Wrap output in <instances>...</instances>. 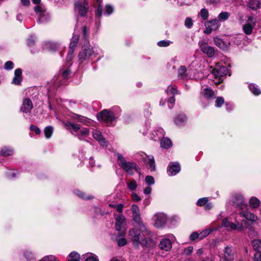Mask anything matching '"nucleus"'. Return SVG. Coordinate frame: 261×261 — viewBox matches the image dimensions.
I'll return each mask as SVG.
<instances>
[{"label":"nucleus","mask_w":261,"mask_h":261,"mask_svg":"<svg viewBox=\"0 0 261 261\" xmlns=\"http://www.w3.org/2000/svg\"><path fill=\"white\" fill-rule=\"evenodd\" d=\"M205 26L206 29L204 31V33L210 34L213 31L217 30L219 28V24L218 20L214 19L206 22Z\"/></svg>","instance_id":"nucleus-12"},{"label":"nucleus","mask_w":261,"mask_h":261,"mask_svg":"<svg viewBox=\"0 0 261 261\" xmlns=\"http://www.w3.org/2000/svg\"><path fill=\"white\" fill-rule=\"evenodd\" d=\"M118 161L119 166L126 172L130 173L133 170L138 171L140 169L137 164L133 162H126L124 158L120 153L116 154Z\"/></svg>","instance_id":"nucleus-4"},{"label":"nucleus","mask_w":261,"mask_h":261,"mask_svg":"<svg viewBox=\"0 0 261 261\" xmlns=\"http://www.w3.org/2000/svg\"><path fill=\"white\" fill-rule=\"evenodd\" d=\"M138 155L140 156V160H142L144 164L148 166V168L151 171H154L155 170V161L154 160V158L153 156H149L147 155L146 154H145L144 152H140L138 153Z\"/></svg>","instance_id":"nucleus-8"},{"label":"nucleus","mask_w":261,"mask_h":261,"mask_svg":"<svg viewBox=\"0 0 261 261\" xmlns=\"http://www.w3.org/2000/svg\"><path fill=\"white\" fill-rule=\"evenodd\" d=\"M85 261H98L96 256H90L87 257Z\"/></svg>","instance_id":"nucleus-63"},{"label":"nucleus","mask_w":261,"mask_h":261,"mask_svg":"<svg viewBox=\"0 0 261 261\" xmlns=\"http://www.w3.org/2000/svg\"><path fill=\"white\" fill-rule=\"evenodd\" d=\"M65 125L71 133L77 136L80 140L89 135V129L87 127H82L79 124L67 122Z\"/></svg>","instance_id":"nucleus-2"},{"label":"nucleus","mask_w":261,"mask_h":261,"mask_svg":"<svg viewBox=\"0 0 261 261\" xmlns=\"http://www.w3.org/2000/svg\"><path fill=\"white\" fill-rule=\"evenodd\" d=\"M145 181L148 185H153L154 183V178L152 176L148 175L145 177Z\"/></svg>","instance_id":"nucleus-47"},{"label":"nucleus","mask_w":261,"mask_h":261,"mask_svg":"<svg viewBox=\"0 0 261 261\" xmlns=\"http://www.w3.org/2000/svg\"><path fill=\"white\" fill-rule=\"evenodd\" d=\"M123 207H124L123 204L120 203V204H117L115 208L116 209V210L118 212L122 213L123 211Z\"/></svg>","instance_id":"nucleus-60"},{"label":"nucleus","mask_w":261,"mask_h":261,"mask_svg":"<svg viewBox=\"0 0 261 261\" xmlns=\"http://www.w3.org/2000/svg\"><path fill=\"white\" fill-rule=\"evenodd\" d=\"M187 119L186 115L180 114L177 116L174 120V122L177 125L179 126H182L185 125L187 122Z\"/></svg>","instance_id":"nucleus-26"},{"label":"nucleus","mask_w":261,"mask_h":261,"mask_svg":"<svg viewBox=\"0 0 261 261\" xmlns=\"http://www.w3.org/2000/svg\"><path fill=\"white\" fill-rule=\"evenodd\" d=\"M249 88L251 92L255 95H258L261 93V90L255 84H251L249 85Z\"/></svg>","instance_id":"nucleus-33"},{"label":"nucleus","mask_w":261,"mask_h":261,"mask_svg":"<svg viewBox=\"0 0 261 261\" xmlns=\"http://www.w3.org/2000/svg\"><path fill=\"white\" fill-rule=\"evenodd\" d=\"M250 205L253 208L258 207L260 204L259 200L255 197H252L249 201Z\"/></svg>","instance_id":"nucleus-39"},{"label":"nucleus","mask_w":261,"mask_h":261,"mask_svg":"<svg viewBox=\"0 0 261 261\" xmlns=\"http://www.w3.org/2000/svg\"><path fill=\"white\" fill-rule=\"evenodd\" d=\"M224 102V98L222 97H218L216 100V106L220 107Z\"/></svg>","instance_id":"nucleus-48"},{"label":"nucleus","mask_w":261,"mask_h":261,"mask_svg":"<svg viewBox=\"0 0 261 261\" xmlns=\"http://www.w3.org/2000/svg\"><path fill=\"white\" fill-rule=\"evenodd\" d=\"M69 257L68 261H80V254L76 252H71L69 255Z\"/></svg>","instance_id":"nucleus-34"},{"label":"nucleus","mask_w":261,"mask_h":261,"mask_svg":"<svg viewBox=\"0 0 261 261\" xmlns=\"http://www.w3.org/2000/svg\"><path fill=\"white\" fill-rule=\"evenodd\" d=\"M4 68L6 70L12 69L13 68V63L12 62L9 61L5 63Z\"/></svg>","instance_id":"nucleus-52"},{"label":"nucleus","mask_w":261,"mask_h":261,"mask_svg":"<svg viewBox=\"0 0 261 261\" xmlns=\"http://www.w3.org/2000/svg\"><path fill=\"white\" fill-rule=\"evenodd\" d=\"M200 15L203 20H206L208 17L209 13L207 10L204 8L201 10Z\"/></svg>","instance_id":"nucleus-43"},{"label":"nucleus","mask_w":261,"mask_h":261,"mask_svg":"<svg viewBox=\"0 0 261 261\" xmlns=\"http://www.w3.org/2000/svg\"><path fill=\"white\" fill-rule=\"evenodd\" d=\"M54 128L51 126L46 127L44 129V133L46 138H49L51 137Z\"/></svg>","instance_id":"nucleus-38"},{"label":"nucleus","mask_w":261,"mask_h":261,"mask_svg":"<svg viewBox=\"0 0 261 261\" xmlns=\"http://www.w3.org/2000/svg\"><path fill=\"white\" fill-rule=\"evenodd\" d=\"M95 2V4H94V6H98V8L95 10V15L96 16H98L100 17L102 15V8L100 6V4L102 2V0H94Z\"/></svg>","instance_id":"nucleus-32"},{"label":"nucleus","mask_w":261,"mask_h":261,"mask_svg":"<svg viewBox=\"0 0 261 261\" xmlns=\"http://www.w3.org/2000/svg\"><path fill=\"white\" fill-rule=\"evenodd\" d=\"M199 44L203 53L206 54L209 58L214 57L215 53L214 47L209 46L206 42L203 40L200 41Z\"/></svg>","instance_id":"nucleus-10"},{"label":"nucleus","mask_w":261,"mask_h":261,"mask_svg":"<svg viewBox=\"0 0 261 261\" xmlns=\"http://www.w3.org/2000/svg\"><path fill=\"white\" fill-rule=\"evenodd\" d=\"M33 108L32 100L29 98H24L22 101V105L20 111L24 113H30Z\"/></svg>","instance_id":"nucleus-14"},{"label":"nucleus","mask_w":261,"mask_h":261,"mask_svg":"<svg viewBox=\"0 0 261 261\" xmlns=\"http://www.w3.org/2000/svg\"><path fill=\"white\" fill-rule=\"evenodd\" d=\"M39 261H58L57 257L53 255H47L43 257Z\"/></svg>","instance_id":"nucleus-42"},{"label":"nucleus","mask_w":261,"mask_h":261,"mask_svg":"<svg viewBox=\"0 0 261 261\" xmlns=\"http://www.w3.org/2000/svg\"><path fill=\"white\" fill-rule=\"evenodd\" d=\"M199 233H198L197 232H194L190 235V239L191 241H194L196 239L199 240Z\"/></svg>","instance_id":"nucleus-55"},{"label":"nucleus","mask_w":261,"mask_h":261,"mask_svg":"<svg viewBox=\"0 0 261 261\" xmlns=\"http://www.w3.org/2000/svg\"><path fill=\"white\" fill-rule=\"evenodd\" d=\"M70 73V70L69 69H66L63 71L62 73V77L64 79H66L68 77Z\"/></svg>","instance_id":"nucleus-56"},{"label":"nucleus","mask_w":261,"mask_h":261,"mask_svg":"<svg viewBox=\"0 0 261 261\" xmlns=\"http://www.w3.org/2000/svg\"><path fill=\"white\" fill-rule=\"evenodd\" d=\"M30 129L31 131L35 132L36 135H39L41 133L40 129L35 125H31Z\"/></svg>","instance_id":"nucleus-51"},{"label":"nucleus","mask_w":261,"mask_h":261,"mask_svg":"<svg viewBox=\"0 0 261 261\" xmlns=\"http://www.w3.org/2000/svg\"><path fill=\"white\" fill-rule=\"evenodd\" d=\"M214 42L215 44L220 48L223 50H226L228 49V44L219 38L215 37L214 38Z\"/></svg>","instance_id":"nucleus-24"},{"label":"nucleus","mask_w":261,"mask_h":261,"mask_svg":"<svg viewBox=\"0 0 261 261\" xmlns=\"http://www.w3.org/2000/svg\"><path fill=\"white\" fill-rule=\"evenodd\" d=\"M240 215L241 217L245 218L246 220L252 223L255 222L257 219L256 216L246 211L240 212Z\"/></svg>","instance_id":"nucleus-21"},{"label":"nucleus","mask_w":261,"mask_h":261,"mask_svg":"<svg viewBox=\"0 0 261 261\" xmlns=\"http://www.w3.org/2000/svg\"><path fill=\"white\" fill-rule=\"evenodd\" d=\"M180 170V167L178 163H170L167 170L168 174L169 176H173L178 173Z\"/></svg>","instance_id":"nucleus-16"},{"label":"nucleus","mask_w":261,"mask_h":261,"mask_svg":"<svg viewBox=\"0 0 261 261\" xmlns=\"http://www.w3.org/2000/svg\"><path fill=\"white\" fill-rule=\"evenodd\" d=\"M204 98L210 99L214 97L215 93L210 88H205L201 92Z\"/></svg>","instance_id":"nucleus-27"},{"label":"nucleus","mask_w":261,"mask_h":261,"mask_svg":"<svg viewBox=\"0 0 261 261\" xmlns=\"http://www.w3.org/2000/svg\"><path fill=\"white\" fill-rule=\"evenodd\" d=\"M256 23V18L252 16H247L245 24L243 26V31L246 35H250Z\"/></svg>","instance_id":"nucleus-6"},{"label":"nucleus","mask_w":261,"mask_h":261,"mask_svg":"<svg viewBox=\"0 0 261 261\" xmlns=\"http://www.w3.org/2000/svg\"><path fill=\"white\" fill-rule=\"evenodd\" d=\"M161 251L165 250L166 251H169L171 249L172 246H158Z\"/></svg>","instance_id":"nucleus-58"},{"label":"nucleus","mask_w":261,"mask_h":261,"mask_svg":"<svg viewBox=\"0 0 261 261\" xmlns=\"http://www.w3.org/2000/svg\"><path fill=\"white\" fill-rule=\"evenodd\" d=\"M222 225L223 227L230 228L233 230H236L237 229V226L235 224L228 221L227 218H225L223 220Z\"/></svg>","instance_id":"nucleus-29"},{"label":"nucleus","mask_w":261,"mask_h":261,"mask_svg":"<svg viewBox=\"0 0 261 261\" xmlns=\"http://www.w3.org/2000/svg\"><path fill=\"white\" fill-rule=\"evenodd\" d=\"M126 185L128 189L130 191L135 190L138 187L137 182L134 179L127 182Z\"/></svg>","instance_id":"nucleus-36"},{"label":"nucleus","mask_w":261,"mask_h":261,"mask_svg":"<svg viewBox=\"0 0 261 261\" xmlns=\"http://www.w3.org/2000/svg\"><path fill=\"white\" fill-rule=\"evenodd\" d=\"M131 210L133 213V220L140 228L142 233H141L140 231L132 228L128 231L129 239L132 240L134 245H150L152 243V241L146 240L143 233L146 229L141 220L139 207L136 204H133Z\"/></svg>","instance_id":"nucleus-1"},{"label":"nucleus","mask_w":261,"mask_h":261,"mask_svg":"<svg viewBox=\"0 0 261 261\" xmlns=\"http://www.w3.org/2000/svg\"><path fill=\"white\" fill-rule=\"evenodd\" d=\"M22 71L21 69L17 68L15 70L14 77L13 79L12 83L13 84L18 85L22 81Z\"/></svg>","instance_id":"nucleus-23"},{"label":"nucleus","mask_w":261,"mask_h":261,"mask_svg":"<svg viewBox=\"0 0 261 261\" xmlns=\"http://www.w3.org/2000/svg\"><path fill=\"white\" fill-rule=\"evenodd\" d=\"M73 118L78 121L87 125H89L92 123V120L86 117L78 114H74Z\"/></svg>","instance_id":"nucleus-25"},{"label":"nucleus","mask_w":261,"mask_h":261,"mask_svg":"<svg viewBox=\"0 0 261 261\" xmlns=\"http://www.w3.org/2000/svg\"><path fill=\"white\" fill-rule=\"evenodd\" d=\"M151 190L152 189L150 187H147L144 189L143 193L145 194H150L151 192Z\"/></svg>","instance_id":"nucleus-64"},{"label":"nucleus","mask_w":261,"mask_h":261,"mask_svg":"<svg viewBox=\"0 0 261 261\" xmlns=\"http://www.w3.org/2000/svg\"><path fill=\"white\" fill-rule=\"evenodd\" d=\"M193 250V248L192 246H189L187 248H185L184 250L183 253L186 255H189L190 254Z\"/></svg>","instance_id":"nucleus-57"},{"label":"nucleus","mask_w":261,"mask_h":261,"mask_svg":"<svg viewBox=\"0 0 261 261\" xmlns=\"http://www.w3.org/2000/svg\"><path fill=\"white\" fill-rule=\"evenodd\" d=\"M156 135L158 136L159 139H160L164 135V130L162 128H160L158 130L157 132L156 133Z\"/></svg>","instance_id":"nucleus-59"},{"label":"nucleus","mask_w":261,"mask_h":261,"mask_svg":"<svg viewBox=\"0 0 261 261\" xmlns=\"http://www.w3.org/2000/svg\"><path fill=\"white\" fill-rule=\"evenodd\" d=\"M231 201L234 205L241 208H243L246 206L243 196L240 194L234 195L231 198Z\"/></svg>","instance_id":"nucleus-13"},{"label":"nucleus","mask_w":261,"mask_h":261,"mask_svg":"<svg viewBox=\"0 0 261 261\" xmlns=\"http://www.w3.org/2000/svg\"><path fill=\"white\" fill-rule=\"evenodd\" d=\"M83 1V4L79 2H77L74 4L75 11L77 12L79 15L82 16H85L89 10L88 3L86 0Z\"/></svg>","instance_id":"nucleus-9"},{"label":"nucleus","mask_w":261,"mask_h":261,"mask_svg":"<svg viewBox=\"0 0 261 261\" xmlns=\"http://www.w3.org/2000/svg\"><path fill=\"white\" fill-rule=\"evenodd\" d=\"M170 41L162 40L158 42V45L160 47H167L170 45Z\"/></svg>","instance_id":"nucleus-50"},{"label":"nucleus","mask_w":261,"mask_h":261,"mask_svg":"<svg viewBox=\"0 0 261 261\" xmlns=\"http://www.w3.org/2000/svg\"><path fill=\"white\" fill-rule=\"evenodd\" d=\"M0 153L4 156L11 155L13 153V149L10 147L5 146L2 148Z\"/></svg>","instance_id":"nucleus-28"},{"label":"nucleus","mask_w":261,"mask_h":261,"mask_svg":"<svg viewBox=\"0 0 261 261\" xmlns=\"http://www.w3.org/2000/svg\"><path fill=\"white\" fill-rule=\"evenodd\" d=\"M98 53L94 50V48L91 45L84 46L78 55L79 61L80 63L84 62H89L95 58Z\"/></svg>","instance_id":"nucleus-3"},{"label":"nucleus","mask_w":261,"mask_h":261,"mask_svg":"<svg viewBox=\"0 0 261 261\" xmlns=\"http://www.w3.org/2000/svg\"><path fill=\"white\" fill-rule=\"evenodd\" d=\"M212 230L211 229H205L199 233V240H202L204 238L207 236L211 232Z\"/></svg>","instance_id":"nucleus-41"},{"label":"nucleus","mask_w":261,"mask_h":261,"mask_svg":"<svg viewBox=\"0 0 261 261\" xmlns=\"http://www.w3.org/2000/svg\"><path fill=\"white\" fill-rule=\"evenodd\" d=\"M175 243H178L175 236L172 234H168L161 240L160 245H172Z\"/></svg>","instance_id":"nucleus-17"},{"label":"nucleus","mask_w":261,"mask_h":261,"mask_svg":"<svg viewBox=\"0 0 261 261\" xmlns=\"http://www.w3.org/2000/svg\"><path fill=\"white\" fill-rule=\"evenodd\" d=\"M127 244V241L124 238H121L118 241V245H126Z\"/></svg>","instance_id":"nucleus-62"},{"label":"nucleus","mask_w":261,"mask_h":261,"mask_svg":"<svg viewBox=\"0 0 261 261\" xmlns=\"http://www.w3.org/2000/svg\"><path fill=\"white\" fill-rule=\"evenodd\" d=\"M185 25L188 29L191 28L193 26L192 19L190 17H187L185 20Z\"/></svg>","instance_id":"nucleus-46"},{"label":"nucleus","mask_w":261,"mask_h":261,"mask_svg":"<svg viewBox=\"0 0 261 261\" xmlns=\"http://www.w3.org/2000/svg\"><path fill=\"white\" fill-rule=\"evenodd\" d=\"M35 43V37L34 36H30L27 40V45L29 46H33Z\"/></svg>","instance_id":"nucleus-49"},{"label":"nucleus","mask_w":261,"mask_h":261,"mask_svg":"<svg viewBox=\"0 0 261 261\" xmlns=\"http://www.w3.org/2000/svg\"><path fill=\"white\" fill-rule=\"evenodd\" d=\"M46 45L49 48V49L51 51H55L57 49L59 46V44L57 43H51L48 42L47 43Z\"/></svg>","instance_id":"nucleus-45"},{"label":"nucleus","mask_w":261,"mask_h":261,"mask_svg":"<svg viewBox=\"0 0 261 261\" xmlns=\"http://www.w3.org/2000/svg\"><path fill=\"white\" fill-rule=\"evenodd\" d=\"M74 193L76 195H77L78 197H79L80 198H81L87 200V199H90L92 198V197L86 195V194H85L84 193H83L82 191H80L79 190H74Z\"/></svg>","instance_id":"nucleus-35"},{"label":"nucleus","mask_w":261,"mask_h":261,"mask_svg":"<svg viewBox=\"0 0 261 261\" xmlns=\"http://www.w3.org/2000/svg\"><path fill=\"white\" fill-rule=\"evenodd\" d=\"M92 134L94 138L97 141H98L101 146H107V142L105 139H104L103 137H102V134L100 131L94 130Z\"/></svg>","instance_id":"nucleus-20"},{"label":"nucleus","mask_w":261,"mask_h":261,"mask_svg":"<svg viewBox=\"0 0 261 261\" xmlns=\"http://www.w3.org/2000/svg\"><path fill=\"white\" fill-rule=\"evenodd\" d=\"M189 70L185 66H181L178 69V78L179 80L187 81L191 78Z\"/></svg>","instance_id":"nucleus-15"},{"label":"nucleus","mask_w":261,"mask_h":261,"mask_svg":"<svg viewBox=\"0 0 261 261\" xmlns=\"http://www.w3.org/2000/svg\"><path fill=\"white\" fill-rule=\"evenodd\" d=\"M168 95H174L178 93V91L177 90V88L176 86H169L168 87L166 90Z\"/></svg>","instance_id":"nucleus-37"},{"label":"nucleus","mask_w":261,"mask_h":261,"mask_svg":"<svg viewBox=\"0 0 261 261\" xmlns=\"http://www.w3.org/2000/svg\"><path fill=\"white\" fill-rule=\"evenodd\" d=\"M132 199L135 202H138L141 200V198L136 193L132 194Z\"/></svg>","instance_id":"nucleus-54"},{"label":"nucleus","mask_w":261,"mask_h":261,"mask_svg":"<svg viewBox=\"0 0 261 261\" xmlns=\"http://www.w3.org/2000/svg\"><path fill=\"white\" fill-rule=\"evenodd\" d=\"M260 5V0H250L248 3L249 7L253 10H256L258 9Z\"/></svg>","instance_id":"nucleus-30"},{"label":"nucleus","mask_w":261,"mask_h":261,"mask_svg":"<svg viewBox=\"0 0 261 261\" xmlns=\"http://www.w3.org/2000/svg\"><path fill=\"white\" fill-rule=\"evenodd\" d=\"M208 198L207 197H203L202 198H200L197 201V205L198 206H204L208 202Z\"/></svg>","instance_id":"nucleus-44"},{"label":"nucleus","mask_w":261,"mask_h":261,"mask_svg":"<svg viewBox=\"0 0 261 261\" xmlns=\"http://www.w3.org/2000/svg\"><path fill=\"white\" fill-rule=\"evenodd\" d=\"M172 146L171 141L167 138H163L161 142V146L162 148L167 149Z\"/></svg>","instance_id":"nucleus-31"},{"label":"nucleus","mask_w":261,"mask_h":261,"mask_svg":"<svg viewBox=\"0 0 261 261\" xmlns=\"http://www.w3.org/2000/svg\"><path fill=\"white\" fill-rule=\"evenodd\" d=\"M97 117L98 120L105 122L108 125H110L116 119V117L114 113L108 110H103L98 113Z\"/></svg>","instance_id":"nucleus-5"},{"label":"nucleus","mask_w":261,"mask_h":261,"mask_svg":"<svg viewBox=\"0 0 261 261\" xmlns=\"http://www.w3.org/2000/svg\"><path fill=\"white\" fill-rule=\"evenodd\" d=\"M228 72L227 68L223 66L217 64L213 70V73L216 78L219 77L220 80L221 77L225 76Z\"/></svg>","instance_id":"nucleus-11"},{"label":"nucleus","mask_w":261,"mask_h":261,"mask_svg":"<svg viewBox=\"0 0 261 261\" xmlns=\"http://www.w3.org/2000/svg\"><path fill=\"white\" fill-rule=\"evenodd\" d=\"M230 14L227 12H222L218 15V19L221 21L226 20L229 17Z\"/></svg>","instance_id":"nucleus-40"},{"label":"nucleus","mask_w":261,"mask_h":261,"mask_svg":"<svg viewBox=\"0 0 261 261\" xmlns=\"http://www.w3.org/2000/svg\"><path fill=\"white\" fill-rule=\"evenodd\" d=\"M154 225L156 227H162L166 223L167 217L166 214L163 213H158L154 215L152 217Z\"/></svg>","instance_id":"nucleus-7"},{"label":"nucleus","mask_w":261,"mask_h":261,"mask_svg":"<svg viewBox=\"0 0 261 261\" xmlns=\"http://www.w3.org/2000/svg\"><path fill=\"white\" fill-rule=\"evenodd\" d=\"M115 228L117 231H120L123 228V225L124 224L126 219L124 215H119L116 216L115 218Z\"/></svg>","instance_id":"nucleus-18"},{"label":"nucleus","mask_w":261,"mask_h":261,"mask_svg":"<svg viewBox=\"0 0 261 261\" xmlns=\"http://www.w3.org/2000/svg\"><path fill=\"white\" fill-rule=\"evenodd\" d=\"M254 261H261V254L259 252H256L254 256Z\"/></svg>","instance_id":"nucleus-61"},{"label":"nucleus","mask_w":261,"mask_h":261,"mask_svg":"<svg viewBox=\"0 0 261 261\" xmlns=\"http://www.w3.org/2000/svg\"><path fill=\"white\" fill-rule=\"evenodd\" d=\"M113 12V8L110 5L106 6L105 13L108 15L111 14Z\"/></svg>","instance_id":"nucleus-53"},{"label":"nucleus","mask_w":261,"mask_h":261,"mask_svg":"<svg viewBox=\"0 0 261 261\" xmlns=\"http://www.w3.org/2000/svg\"><path fill=\"white\" fill-rule=\"evenodd\" d=\"M224 259L227 260H232L234 259V251L232 246H227L224 250Z\"/></svg>","instance_id":"nucleus-19"},{"label":"nucleus","mask_w":261,"mask_h":261,"mask_svg":"<svg viewBox=\"0 0 261 261\" xmlns=\"http://www.w3.org/2000/svg\"><path fill=\"white\" fill-rule=\"evenodd\" d=\"M34 11L39 15L38 21L39 23H44L45 20L42 19L44 16H45V11L44 9L39 6H36L34 7Z\"/></svg>","instance_id":"nucleus-22"}]
</instances>
